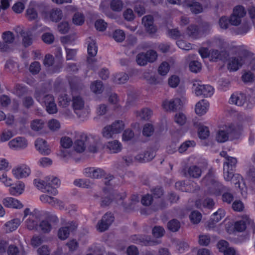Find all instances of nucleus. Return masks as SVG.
<instances>
[{
	"label": "nucleus",
	"mask_w": 255,
	"mask_h": 255,
	"mask_svg": "<svg viewBox=\"0 0 255 255\" xmlns=\"http://www.w3.org/2000/svg\"><path fill=\"white\" fill-rule=\"evenodd\" d=\"M40 230L44 233H48L51 230V225L46 220H42L39 225Z\"/></svg>",
	"instance_id": "nucleus-49"
},
{
	"label": "nucleus",
	"mask_w": 255,
	"mask_h": 255,
	"mask_svg": "<svg viewBox=\"0 0 255 255\" xmlns=\"http://www.w3.org/2000/svg\"><path fill=\"white\" fill-rule=\"evenodd\" d=\"M246 14L245 8L242 5H237L233 9L232 14L230 18V22L234 26L239 25L241 22V19Z\"/></svg>",
	"instance_id": "nucleus-4"
},
{
	"label": "nucleus",
	"mask_w": 255,
	"mask_h": 255,
	"mask_svg": "<svg viewBox=\"0 0 255 255\" xmlns=\"http://www.w3.org/2000/svg\"><path fill=\"white\" fill-rule=\"evenodd\" d=\"M26 15L27 18L30 20H34L38 17L37 10L35 8L31 5H30L26 10Z\"/></svg>",
	"instance_id": "nucleus-47"
},
{
	"label": "nucleus",
	"mask_w": 255,
	"mask_h": 255,
	"mask_svg": "<svg viewBox=\"0 0 255 255\" xmlns=\"http://www.w3.org/2000/svg\"><path fill=\"white\" fill-rule=\"evenodd\" d=\"M225 215V211L222 209H219L211 217L208 222V226L209 228H213L215 225L219 222Z\"/></svg>",
	"instance_id": "nucleus-21"
},
{
	"label": "nucleus",
	"mask_w": 255,
	"mask_h": 255,
	"mask_svg": "<svg viewBox=\"0 0 255 255\" xmlns=\"http://www.w3.org/2000/svg\"><path fill=\"white\" fill-rule=\"evenodd\" d=\"M113 37L116 41L121 42L124 41L125 38V34L122 30H116L113 32Z\"/></svg>",
	"instance_id": "nucleus-52"
},
{
	"label": "nucleus",
	"mask_w": 255,
	"mask_h": 255,
	"mask_svg": "<svg viewBox=\"0 0 255 255\" xmlns=\"http://www.w3.org/2000/svg\"><path fill=\"white\" fill-rule=\"evenodd\" d=\"M92 91L95 94H101L104 90V85L102 81H95L91 85Z\"/></svg>",
	"instance_id": "nucleus-37"
},
{
	"label": "nucleus",
	"mask_w": 255,
	"mask_h": 255,
	"mask_svg": "<svg viewBox=\"0 0 255 255\" xmlns=\"http://www.w3.org/2000/svg\"><path fill=\"white\" fill-rule=\"evenodd\" d=\"M238 134L237 130L234 125H231L227 128L226 130H219L216 135V140L219 142L226 141L229 136L235 137Z\"/></svg>",
	"instance_id": "nucleus-3"
},
{
	"label": "nucleus",
	"mask_w": 255,
	"mask_h": 255,
	"mask_svg": "<svg viewBox=\"0 0 255 255\" xmlns=\"http://www.w3.org/2000/svg\"><path fill=\"white\" fill-rule=\"evenodd\" d=\"M3 205L8 208H19L23 207V205L17 199L12 197H6L3 199Z\"/></svg>",
	"instance_id": "nucleus-26"
},
{
	"label": "nucleus",
	"mask_w": 255,
	"mask_h": 255,
	"mask_svg": "<svg viewBox=\"0 0 255 255\" xmlns=\"http://www.w3.org/2000/svg\"><path fill=\"white\" fill-rule=\"evenodd\" d=\"M88 42L89 43L88 44L87 48L88 54L89 56L94 57L97 53L98 47L96 45L94 41H92L90 42V41Z\"/></svg>",
	"instance_id": "nucleus-48"
},
{
	"label": "nucleus",
	"mask_w": 255,
	"mask_h": 255,
	"mask_svg": "<svg viewBox=\"0 0 255 255\" xmlns=\"http://www.w3.org/2000/svg\"><path fill=\"white\" fill-rule=\"evenodd\" d=\"M44 127V122L41 120H34L31 124V128L35 131H38Z\"/></svg>",
	"instance_id": "nucleus-56"
},
{
	"label": "nucleus",
	"mask_w": 255,
	"mask_h": 255,
	"mask_svg": "<svg viewBox=\"0 0 255 255\" xmlns=\"http://www.w3.org/2000/svg\"><path fill=\"white\" fill-rule=\"evenodd\" d=\"M48 125L49 128L52 131L58 130L60 128L59 122L55 119L50 120Z\"/></svg>",
	"instance_id": "nucleus-64"
},
{
	"label": "nucleus",
	"mask_w": 255,
	"mask_h": 255,
	"mask_svg": "<svg viewBox=\"0 0 255 255\" xmlns=\"http://www.w3.org/2000/svg\"><path fill=\"white\" fill-rule=\"evenodd\" d=\"M193 125L198 129V135L200 139H206L209 136L210 132L208 127L198 121H194Z\"/></svg>",
	"instance_id": "nucleus-12"
},
{
	"label": "nucleus",
	"mask_w": 255,
	"mask_h": 255,
	"mask_svg": "<svg viewBox=\"0 0 255 255\" xmlns=\"http://www.w3.org/2000/svg\"><path fill=\"white\" fill-rule=\"evenodd\" d=\"M142 23L149 33H154L156 31L155 26L153 25V17L151 15L144 16L142 17Z\"/></svg>",
	"instance_id": "nucleus-20"
},
{
	"label": "nucleus",
	"mask_w": 255,
	"mask_h": 255,
	"mask_svg": "<svg viewBox=\"0 0 255 255\" xmlns=\"http://www.w3.org/2000/svg\"><path fill=\"white\" fill-rule=\"evenodd\" d=\"M41 69L39 62L35 61L31 63L29 67V71L32 74H37Z\"/></svg>",
	"instance_id": "nucleus-63"
},
{
	"label": "nucleus",
	"mask_w": 255,
	"mask_h": 255,
	"mask_svg": "<svg viewBox=\"0 0 255 255\" xmlns=\"http://www.w3.org/2000/svg\"><path fill=\"white\" fill-rule=\"evenodd\" d=\"M72 20L75 24L80 25L84 22V16L82 13L77 12L74 14Z\"/></svg>",
	"instance_id": "nucleus-51"
},
{
	"label": "nucleus",
	"mask_w": 255,
	"mask_h": 255,
	"mask_svg": "<svg viewBox=\"0 0 255 255\" xmlns=\"http://www.w3.org/2000/svg\"><path fill=\"white\" fill-rule=\"evenodd\" d=\"M35 98L39 102L43 103L45 106L49 105L54 102V98L51 95H46L42 97V95L38 90H36L35 93Z\"/></svg>",
	"instance_id": "nucleus-25"
},
{
	"label": "nucleus",
	"mask_w": 255,
	"mask_h": 255,
	"mask_svg": "<svg viewBox=\"0 0 255 255\" xmlns=\"http://www.w3.org/2000/svg\"><path fill=\"white\" fill-rule=\"evenodd\" d=\"M61 145L64 148H70L73 144V141L71 138L68 136H64L60 140Z\"/></svg>",
	"instance_id": "nucleus-59"
},
{
	"label": "nucleus",
	"mask_w": 255,
	"mask_h": 255,
	"mask_svg": "<svg viewBox=\"0 0 255 255\" xmlns=\"http://www.w3.org/2000/svg\"><path fill=\"white\" fill-rule=\"evenodd\" d=\"M146 53H139L136 57L137 63L140 66H144L148 62Z\"/></svg>",
	"instance_id": "nucleus-53"
},
{
	"label": "nucleus",
	"mask_w": 255,
	"mask_h": 255,
	"mask_svg": "<svg viewBox=\"0 0 255 255\" xmlns=\"http://www.w3.org/2000/svg\"><path fill=\"white\" fill-rule=\"evenodd\" d=\"M181 104V100L176 98L170 101H164L162 103V107L166 111H176L180 109Z\"/></svg>",
	"instance_id": "nucleus-10"
},
{
	"label": "nucleus",
	"mask_w": 255,
	"mask_h": 255,
	"mask_svg": "<svg viewBox=\"0 0 255 255\" xmlns=\"http://www.w3.org/2000/svg\"><path fill=\"white\" fill-rule=\"evenodd\" d=\"M63 16L62 10L59 9H53L50 12V17L52 21L57 22Z\"/></svg>",
	"instance_id": "nucleus-46"
},
{
	"label": "nucleus",
	"mask_w": 255,
	"mask_h": 255,
	"mask_svg": "<svg viewBox=\"0 0 255 255\" xmlns=\"http://www.w3.org/2000/svg\"><path fill=\"white\" fill-rule=\"evenodd\" d=\"M195 95L197 96H203L204 97H210L214 93V88L209 85L193 84Z\"/></svg>",
	"instance_id": "nucleus-5"
},
{
	"label": "nucleus",
	"mask_w": 255,
	"mask_h": 255,
	"mask_svg": "<svg viewBox=\"0 0 255 255\" xmlns=\"http://www.w3.org/2000/svg\"><path fill=\"white\" fill-rule=\"evenodd\" d=\"M115 134L121 132L124 128L125 125L122 121H117L110 125Z\"/></svg>",
	"instance_id": "nucleus-43"
},
{
	"label": "nucleus",
	"mask_w": 255,
	"mask_h": 255,
	"mask_svg": "<svg viewBox=\"0 0 255 255\" xmlns=\"http://www.w3.org/2000/svg\"><path fill=\"white\" fill-rule=\"evenodd\" d=\"M237 163V159L235 157L227 156L226 157V161L224 162V166H225V167H229L231 170H235Z\"/></svg>",
	"instance_id": "nucleus-40"
},
{
	"label": "nucleus",
	"mask_w": 255,
	"mask_h": 255,
	"mask_svg": "<svg viewBox=\"0 0 255 255\" xmlns=\"http://www.w3.org/2000/svg\"><path fill=\"white\" fill-rule=\"evenodd\" d=\"M167 226L170 231L175 232L179 230L180 228V223L176 219H172L168 222Z\"/></svg>",
	"instance_id": "nucleus-44"
},
{
	"label": "nucleus",
	"mask_w": 255,
	"mask_h": 255,
	"mask_svg": "<svg viewBox=\"0 0 255 255\" xmlns=\"http://www.w3.org/2000/svg\"><path fill=\"white\" fill-rule=\"evenodd\" d=\"M189 67L191 72L197 73L201 71L202 64L197 60H193L190 62Z\"/></svg>",
	"instance_id": "nucleus-42"
},
{
	"label": "nucleus",
	"mask_w": 255,
	"mask_h": 255,
	"mask_svg": "<svg viewBox=\"0 0 255 255\" xmlns=\"http://www.w3.org/2000/svg\"><path fill=\"white\" fill-rule=\"evenodd\" d=\"M202 217V214L197 211H192L189 216L191 222L194 224H199L201 220Z\"/></svg>",
	"instance_id": "nucleus-45"
},
{
	"label": "nucleus",
	"mask_w": 255,
	"mask_h": 255,
	"mask_svg": "<svg viewBox=\"0 0 255 255\" xmlns=\"http://www.w3.org/2000/svg\"><path fill=\"white\" fill-rule=\"evenodd\" d=\"M107 147L113 153H116L121 151L122 148V144L117 140L109 141L108 143Z\"/></svg>",
	"instance_id": "nucleus-32"
},
{
	"label": "nucleus",
	"mask_w": 255,
	"mask_h": 255,
	"mask_svg": "<svg viewBox=\"0 0 255 255\" xmlns=\"http://www.w3.org/2000/svg\"><path fill=\"white\" fill-rule=\"evenodd\" d=\"M199 244L201 246H207L211 242L210 236L207 235H202L199 236Z\"/></svg>",
	"instance_id": "nucleus-60"
},
{
	"label": "nucleus",
	"mask_w": 255,
	"mask_h": 255,
	"mask_svg": "<svg viewBox=\"0 0 255 255\" xmlns=\"http://www.w3.org/2000/svg\"><path fill=\"white\" fill-rule=\"evenodd\" d=\"M187 35L192 38L197 39L200 36V31L197 25L195 24H191L186 30Z\"/></svg>",
	"instance_id": "nucleus-31"
},
{
	"label": "nucleus",
	"mask_w": 255,
	"mask_h": 255,
	"mask_svg": "<svg viewBox=\"0 0 255 255\" xmlns=\"http://www.w3.org/2000/svg\"><path fill=\"white\" fill-rule=\"evenodd\" d=\"M24 184L21 181H18V183L14 187L9 188V192L12 195H16L21 194L24 190Z\"/></svg>",
	"instance_id": "nucleus-38"
},
{
	"label": "nucleus",
	"mask_w": 255,
	"mask_h": 255,
	"mask_svg": "<svg viewBox=\"0 0 255 255\" xmlns=\"http://www.w3.org/2000/svg\"><path fill=\"white\" fill-rule=\"evenodd\" d=\"M12 172L17 179H19L28 176L30 173V169L26 165H22L13 169Z\"/></svg>",
	"instance_id": "nucleus-14"
},
{
	"label": "nucleus",
	"mask_w": 255,
	"mask_h": 255,
	"mask_svg": "<svg viewBox=\"0 0 255 255\" xmlns=\"http://www.w3.org/2000/svg\"><path fill=\"white\" fill-rule=\"evenodd\" d=\"M26 226L27 229L29 230H32L36 228L37 226V223L34 220V215H32V217H30L26 221Z\"/></svg>",
	"instance_id": "nucleus-57"
},
{
	"label": "nucleus",
	"mask_w": 255,
	"mask_h": 255,
	"mask_svg": "<svg viewBox=\"0 0 255 255\" xmlns=\"http://www.w3.org/2000/svg\"><path fill=\"white\" fill-rule=\"evenodd\" d=\"M28 91L27 87L23 84H16L12 90L13 94L18 97H21L27 93Z\"/></svg>",
	"instance_id": "nucleus-35"
},
{
	"label": "nucleus",
	"mask_w": 255,
	"mask_h": 255,
	"mask_svg": "<svg viewBox=\"0 0 255 255\" xmlns=\"http://www.w3.org/2000/svg\"><path fill=\"white\" fill-rule=\"evenodd\" d=\"M10 148L17 149L24 148L27 146L26 140L21 137H16L8 142Z\"/></svg>",
	"instance_id": "nucleus-24"
},
{
	"label": "nucleus",
	"mask_w": 255,
	"mask_h": 255,
	"mask_svg": "<svg viewBox=\"0 0 255 255\" xmlns=\"http://www.w3.org/2000/svg\"><path fill=\"white\" fill-rule=\"evenodd\" d=\"M54 62V58L50 54L46 55L43 61V64L45 66L48 67V70L51 73L57 72L59 71L61 67L59 65L52 66Z\"/></svg>",
	"instance_id": "nucleus-22"
},
{
	"label": "nucleus",
	"mask_w": 255,
	"mask_h": 255,
	"mask_svg": "<svg viewBox=\"0 0 255 255\" xmlns=\"http://www.w3.org/2000/svg\"><path fill=\"white\" fill-rule=\"evenodd\" d=\"M99 145V139L98 137L89 135H87V147L90 152L96 153L98 151Z\"/></svg>",
	"instance_id": "nucleus-13"
},
{
	"label": "nucleus",
	"mask_w": 255,
	"mask_h": 255,
	"mask_svg": "<svg viewBox=\"0 0 255 255\" xmlns=\"http://www.w3.org/2000/svg\"><path fill=\"white\" fill-rule=\"evenodd\" d=\"M35 146L36 149L42 154L48 155L51 152V150L44 139H37L35 141Z\"/></svg>",
	"instance_id": "nucleus-15"
},
{
	"label": "nucleus",
	"mask_w": 255,
	"mask_h": 255,
	"mask_svg": "<svg viewBox=\"0 0 255 255\" xmlns=\"http://www.w3.org/2000/svg\"><path fill=\"white\" fill-rule=\"evenodd\" d=\"M34 185L43 192L47 193L52 195L57 194V188L60 185V181L56 177L50 180L49 177H46L44 180L35 179L33 180Z\"/></svg>",
	"instance_id": "nucleus-2"
},
{
	"label": "nucleus",
	"mask_w": 255,
	"mask_h": 255,
	"mask_svg": "<svg viewBox=\"0 0 255 255\" xmlns=\"http://www.w3.org/2000/svg\"><path fill=\"white\" fill-rule=\"evenodd\" d=\"M214 205L215 202L214 200L211 198L198 199L195 202V206L198 209L205 208L208 209H213Z\"/></svg>",
	"instance_id": "nucleus-23"
},
{
	"label": "nucleus",
	"mask_w": 255,
	"mask_h": 255,
	"mask_svg": "<svg viewBox=\"0 0 255 255\" xmlns=\"http://www.w3.org/2000/svg\"><path fill=\"white\" fill-rule=\"evenodd\" d=\"M246 101V96L242 93L233 94L229 99V103L238 106H243Z\"/></svg>",
	"instance_id": "nucleus-19"
},
{
	"label": "nucleus",
	"mask_w": 255,
	"mask_h": 255,
	"mask_svg": "<svg viewBox=\"0 0 255 255\" xmlns=\"http://www.w3.org/2000/svg\"><path fill=\"white\" fill-rule=\"evenodd\" d=\"M72 106L75 114L80 118L81 111L84 108L85 102L83 98L80 96H73Z\"/></svg>",
	"instance_id": "nucleus-8"
},
{
	"label": "nucleus",
	"mask_w": 255,
	"mask_h": 255,
	"mask_svg": "<svg viewBox=\"0 0 255 255\" xmlns=\"http://www.w3.org/2000/svg\"><path fill=\"white\" fill-rule=\"evenodd\" d=\"M71 99L67 94H61L58 97V105L63 108L68 106L71 102Z\"/></svg>",
	"instance_id": "nucleus-36"
},
{
	"label": "nucleus",
	"mask_w": 255,
	"mask_h": 255,
	"mask_svg": "<svg viewBox=\"0 0 255 255\" xmlns=\"http://www.w3.org/2000/svg\"><path fill=\"white\" fill-rule=\"evenodd\" d=\"M123 3L121 0H112L111 2V8L115 11H120L123 7Z\"/></svg>",
	"instance_id": "nucleus-50"
},
{
	"label": "nucleus",
	"mask_w": 255,
	"mask_h": 255,
	"mask_svg": "<svg viewBox=\"0 0 255 255\" xmlns=\"http://www.w3.org/2000/svg\"><path fill=\"white\" fill-rule=\"evenodd\" d=\"M2 38L3 41L5 42L12 43L14 40V36L13 33L10 31H7L3 32L2 34Z\"/></svg>",
	"instance_id": "nucleus-54"
},
{
	"label": "nucleus",
	"mask_w": 255,
	"mask_h": 255,
	"mask_svg": "<svg viewBox=\"0 0 255 255\" xmlns=\"http://www.w3.org/2000/svg\"><path fill=\"white\" fill-rule=\"evenodd\" d=\"M78 224L75 222L67 223L66 226L60 228L58 232V238L62 240L66 239L69 236L70 232L75 231L77 228Z\"/></svg>",
	"instance_id": "nucleus-6"
},
{
	"label": "nucleus",
	"mask_w": 255,
	"mask_h": 255,
	"mask_svg": "<svg viewBox=\"0 0 255 255\" xmlns=\"http://www.w3.org/2000/svg\"><path fill=\"white\" fill-rule=\"evenodd\" d=\"M247 224L248 225H251L253 228V233H255V227L254 226L253 222L249 219V218L246 217L242 220L237 221L235 224V229L238 232L244 231L247 227Z\"/></svg>",
	"instance_id": "nucleus-17"
},
{
	"label": "nucleus",
	"mask_w": 255,
	"mask_h": 255,
	"mask_svg": "<svg viewBox=\"0 0 255 255\" xmlns=\"http://www.w3.org/2000/svg\"><path fill=\"white\" fill-rule=\"evenodd\" d=\"M114 221V217L111 213H106L97 225L98 230L100 232L107 230Z\"/></svg>",
	"instance_id": "nucleus-7"
},
{
	"label": "nucleus",
	"mask_w": 255,
	"mask_h": 255,
	"mask_svg": "<svg viewBox=\"0 0 255 255\" xmlns=\"http://www.w3.org/2000/svg\"><path fill=\"white\" fill-rule=\"evenodd\" d=\"M154 131V128L152 125L146 124L144 126L142 133L146 136H150Z\"/></svg>",
	"instance_id": "nucleus-62"
},
{
	"label": "nucleus",
	"mask_w": 255,
	"mask_h": 255,
	"mask_svg": "<svg viewBox=\"0 0 255 255\" xmlns=\"http://www.w3.org/2000/svg\"><path fill=\"white\" fill-rule=\"evenodd\" d=\"M253 58V53L249 50H241L236 56H233L228 59V69L230 71H236L242 66L247 64Z\"/></svg>",
	"instance_id": "nucleus-1"
},
{
	"label": "nucleus",
	"mask_w": 255,
	"mask_h": 255,
	"mask_svg": "<svg viewBox=\"0 0 255 255\" xmlns=\"http://www.w3.org/2000/svg\"><path fill=\"white\" fill-rule=\"evenodd\" d=\"M218 23L220 28L223 29H227L231 24L230 22V18H228L225 16H223L220 17Z\"/></svg>",
	"instance_id": "nucleus-55"
},
{
	"label": "nucleus",
	"mask_w": 255,
	"mask_h": 255,
	"mask_svg": "<svg viewBox=\"0 0 255 255\" xmlns=\"http://www.w3.org/2000/svg\"><path fill=\"white\" fill-rule=\"evenodd\" d=\"M235 171V169L231 170L230 168L225 167V166H224V179L227 181H231L233 179V177H234L235 178H237L238 181H236L234 183L236 185H238V187L240 188V180H242V178L239 174H234V173Z\"/></svg>",
	"instance_id": "nucleus-16"
},
{
	"label": "nucleus",
	"mask_w": 255,
	"mask_h": 255,
	"mask_svg": "<svg viewBox=\"0 0 255 255\" xmlns=\"http://www.w3.org/2000/svg\"><path fill=\"white\" fill-rule=\"evenodd\" d=\"M20 35L22 37V43L25 47L31 45L33 42L32 33L30 30L26 31L21 30L20 32Z\"/></svg>",
	"instance_id": "nucleus-29"
},
{
	"label": "nucleus",
	"mask_w": 255,
	"mask_h": 255,
	"mask_svg": "<svg viewBox=\"0 0 255 255\" xmlns=\"http://www.w3.org/2000/svg\"><path fill=\"white\" fill-rule=\"evenodd\" d=\"M69 82L72 93L80 92L84 87L83 84L78 81H69Z\"/></svg>",
	"instance_id": "nucleus-39"
},
{
	"label": "nucleus",
	"mask_w": 255,
	"mask_h": 255,
	"mask_svg": "<svg viewBox=\"0 0 255 255\" xmlns=\"http://www.w3.org/2000/svg\"><path fill=\"white\" fill-rule=\"evenodd\" d=\"M155 156V152L151 150L146 151L143 154L137 155L135 159L140 162H148L151 161Z\"/></svg>",
	"instance_id": "nucleus-30"
},
{
	"label": "nucleus",
	"mask_w": 255,
	"mask_h": 255,
	"mask_svg": "<svg viewBox=\"0 0 255 255\" xmlns=\"http://www.w3.org/2000/svg\"><path fill=\"white\" fill-rule=\"evenodd\" d=\"M184 5L190 8L192 13L198 14L203 11L202 5L196 0H184Z\"/></svg>",
	"instance_id": "nucleus-18"
},
{
	"label": "nucleus",
	"mask_w": 255,
	"mask_h": 255,
	"mask_svg": "<svg viewBox=\"0 0 255 255\" xmlns=\"http://www.w3.org/2000/svg\"><path fill=\"white\" fill-rule=\"evenodd\" d=\"M169 69V64L166 62H163L159 66L158 71L159 74L165 75L168 73Z\"/></svg>",
	"instance_id": "nucleus-61"
},
{
	"label": "nucleus",
	"mask_w": 255,
	"mask_h": 255,
	"mask_svg": "<svg viewBox=\"0 0 255 255\" xmlns=\"http://www.w3.org/2000/svg\"><path fill=\"white\" fill-rule=\"evenodd\" d=\"M209 106V103L206 100H202L196 104L195 112L197 115L202 116L207 112Z\"/></svg>",
	"instance_id": "nucleus-27"
},
{
	"label": "nucleus",
	"mask_w": 255,
	"mask_h": 255,
	"mask_svg": "<svg viewBox=\"0 0 255 255\" xmlns=\"http://www.w3.org/2000/svg\"><path fill=\"white\" fill-rule=\"evenodd\" d=\"M57 28L61 34H65L68 32L70 27L67 22L62 21L58 24Z\"/></svg>",
	"instance_id": "nucleus-58"
},
{
	"label": "nucleus",
	"mask_w": 255,
	"mask_h": 255,
	"mask_svg": "<svg viewBox=\"0 0 255 255\" xmlns=\"http://www.w3.org/2000/svg\"><path fill=\"white\" fill-rule=\"evenodd\" d=\"M74 184L79 187L89 188L91 187L92 183L87 179H78L74 180Z\"/></svg>",
	"instance_id": "nucleus-41"
},
{
	"label": "nucleus",
	"mask_w": 255,
	"mask_h": 255,
	"mask_svg": "<svg viewBox=\"0 0 255 255\" xmlns=\"http://www.w3.org/2000/svg\"><path fill=\"white\" fill-rule=\"evenodd\" d=\"M19 65L16 62L12 59H8L5 64V70L12 73H15L18 71Z\"/></svg>",
	"instance_id": "nucleus-34"
},
{
	"label": "nucleus",
	"mask_w": 255,
	"mask_h": 255,
	"mask_svg": "<svg viewBox=\"0 0 255 255\" xmlns=\"http://www.w3.org/2000/svg\"><path fill=\"white\" fill-rule=\"evenodd\" d=\"M202 173V170L200 167L196 165L190 166L187 171H184V175L186 176H189L194 178H199Z\"/></svg>",
	"instance_id": "nucleus-28"
},
{
	"label": "nucleus",
	"mask_w": 255,
	"mask_h": 255,
	"mask_svg": "<svg viewBox=\"0 0 255 255\" xmlns=\"http://www.w3.org/2000/svg\"><path fill=\"white\" fill-rule=\"evenodd\" d=\"M84 173L86 177L92 178H101L105 176V172L101 168L88 167L84 169Z\"/></svg>",
	"instance_id": "nucleus-11"
},
{
	"label": "nucleus",
	"mask_w": 255,
	"mask_h": 255,
	"mask_svg": "<svg viewBox=\"0 0 255 255\" xmlns=\"http://www.w3.org/2000/svg\"><path fill=\"white\" fill-rule=\"evenodd\" d=\"M87 145V135L85 133L80 134L74 143V148L77 152H83Z\"/></svg>",
	"instance_id": "nucleus-9"
},
{
	"label": "nucleus",
	"mask_w": 255,
	"mask_h": 255,
	"mask_svg": "<svg viewBox=\"0 0 255 255\" xmlns=\"http://www.w3.org/2000/svg\"><path fill=\"white\" fill-rule=\"evenodd\" d=\"M20 220L17 218L6 223L5 224L6 229V232L10 233L15 231L20 225Z\"/></svg>",
	"instance_id": "nucleus-33"
}]
</instances>
